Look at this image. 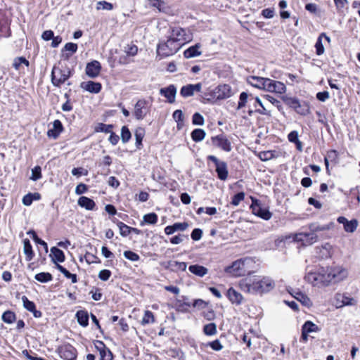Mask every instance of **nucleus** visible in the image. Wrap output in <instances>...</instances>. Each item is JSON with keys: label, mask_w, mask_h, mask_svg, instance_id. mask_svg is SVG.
I'll use <instances>...</instances> for the list:
<instances>
[{"label": "nucleus", "mask_w": 360, "mask_h": 360, "mask_svg": "<svg viewBox=\"0 0 360 360\" xmlns=\"http://www.w3.org/2000/svg\"><path fill=\"white\" fill-rule=\"evenodd\" d=\"M249 260L248 258L238 259L233 262L231 266H227L225 271L233 276H243L246 272L245 263Z\"/></svg>", "instance_id": "obj_7"}, {"label": "nucleus", "mask_w": 360, "mask_h": 360, "mask_svg": "<svg viewBox=\"0 0 360 360\" xmlns=\"http://www.w3.org/2000/svg\"><path fill=\"white\" fill-rule=\"evenodd\" d=\"M181 47L180 44L169 37L166 41L158 44L157 53L158 56H160V58L168 57L175 54Z\"/></svg>", "instance_id": "obj_4"}, {"label": "nucleus", "mask_w": 360, "mask_h": 360, "mask_svg": "<svg viewBox=\"0 0 360 360\" xmlns=\"http://www.w3.org/2000/svg\"><path fill=\"white\" fill-rule=\"evenodd\" d=\"M192 122L194 125L202 126L204 124V118L200 113L195 112L193 115Z\"/></svg>", "instance_id": "obj_59"}, {"label": "nucleus", "mask_w": 360, "mask_h": 360, "mask_svg": "<svg viewBox=\"0 0 360 360\" xmlns=\"http://www.w3.org/2000/svg\"><path fill=\"white\" fill-rule=\"evenodd\" d=\"M100 360H112V354L107 347L101 351Z\"/></svg>", "instance_id": "obj_58"}, {"label": "nucleus", "mask_w": 360, "mask_h": 360, "mask_svg": "<svg viewBox=\"0 0 360 360\" xmlns=\"http://www.w3.org/2000/svg\"><path fill=\"white\" fill-rule=\"evenodd\" d=\"M96 9L111 11L113 9V5L111 3L107 2L105 1H101L97 3Z\"/></svg>", "instance_id": "obj_52"}, {"label": "nucleus", "mask_w": 360, "mask_h": 360, "mask_svg": "<svg viewBox=\"0 0 360 360\" xmlns=\"http://www.w3.org/2000/svg\"><path fill=\"white\" fill-rule=\"evenodd\" d=\"M27 235L30 236L36 243L42 245L44 248L46 252H48L47 243L41 238H39L34 231L30 230L27 232Z\"/></svg>", "instance_id": "obj_37"}, {"label": "nucleus", "mask_w": 360, "mask_h": 360, "mask_svg": "<svg viewBox=\"0 0 360 360\" xmlns=\"http://www.w3.org/2000/svg\"><path fill=\"white\" fill-rule=\"evenodd\" d=\"M180 94L185 98L193 96L194 94V92L192 87V84H188L182 86L180 91Z\"/></svg>", "instance_id": "obj_45"}, {"label": "nucleus", "mask_w": 360, "mask_h": 360, "mask_svg": "<svg viewBox=\"0 0 360 360\" xmlns=\"http://www.w3.org/2000/svg\"><path fill=\"white\" fill-rule=\"evenodd\" d=\"M210 141L212 146L219 148L224 151L230 152L232 150L230 141L224 134H219L217 136H212Z\"/></svg>", "instance_id": "obj_9"}, {"label": "nucleus", "mask_w": 360, "mask_h": 360, "mask_svg": "<svg viewBox=\"0 0 360 360\" xmlns=\"http://www.w3.org/2000/svg\"><path fill=\"white\" fill-rule=\"evenodd\" d=\"M205 131L202 129H195L191 132V138L195 142L202 141L205 137Z\"/></svg>", "instance_id": "obj_34"}, {"label": "nucleus", "mask_w": 360, "mask_h": 360, "mask_svg": "<svg viewBox=\"0 0 360 360\" xmlns=\"http://www.w3.org/2000/svg\"><path fill=\"white\" fill-rule=\"evenodd\" d=\"M310 232L316 233L318 231H323L329 229L327 225L321 226L318 224H311L309 226Z\"/></svg>", "instance_id": "obj_50"}, {"label": "nucleus", "mask_w": 360, "mask_h": 360, "mask_svg": "<svg viewBox=\"0 0 360 360\" xmlns=\"http://www.w3.org/2000/svg\"><path fill=\"white\" fill-rule=\"evenodd\" d=\"M293 240L301 242L303 245H311L317 240V236L314 233L300 232L293 235Z\"/></svg>", "instance_id": "obj_10"}, {"label": "nucleus", "mask_w": 360, "mask_h": 360, "mask_svg": "<svg viewBox=\"0 0 360 360\" xmlns=\"http://www.w3.org/2000/svg\"><path fill=\"white\" fill-rule=\"evenodd\" d=\"M200 45L197 44L187 49L184 52V57L186 58H191L201 55V51H199Z\"/></svg>", "instance_id": "obj_29"}, {"label": "nucleus", "mask_w": 360, "mask_h": 360, "mask_svg": "<svg viewBox=\"0 0 360 360\" xmlns=\"http://www.w3.org/2000/svg\"><path fill=\"white\" fill-rule=\"evenodd\" d=\"M266 81V77H257V76H250L247 78V82L259 89H264V83Z\"/></svg>", "instance_id": "obj_21"}, {"label": "nucleus", "mask_w": 360, "mask_h": 360, "mask_svg": "<svg viewBox=\"0 0 360 360\" xmlns=\"http://www.w3.org/2000/svg\"><path fill=\"white\" fill-rule=\"evenodd\" d=\"M131 137V134L127 126H123L121 129V139L125 143L128 142Z\"/></svg>", "instance_id": "obj_44"}, {"label": "nucleus", "mask_w": 360, "mask_h": 360, "mask_svg": "<svg viewBox=\"0 0 360 360\" xmlns=\"http://www.w3.org/2000/svg\"><path fill=\"white\" fill-rule=\"evenodd\" d=\"M216 172L217 173V176L220 180H226L228 177L229 174L227 164L225 162L222 161L216 167Z\"/></svg>", "instance_id": "obj_26"}, {"label": "nucleus", "mask_w": 360, "mask_h": 360, "mask_svg": "<svg viewBox=\"0 0 360 360\" xmlns=\"http://www.w3.org/2000/svg\"><path fill=\"white\" fill-rule=\"evenodd\" d=\"M113 128L112 124H105L103 123H98L95 127L96 132H105V133H110L112 131V129Z\"/></svg>", "instance_id": "obj_39"}, {"label": "nucleus", "mask_w": 360, "mask_h": 360, "mask_svg": "<svg viewBox=\"0 0 360 360\" xmlns=\"http://www.w3.org/2000/svg\"><path fill=\"white\" fill-rule=\"evenodd\" d=\"M2 320L7 323H12L15 320V314L11 311H6L2 314Z\"/></svg>", "instance_id": "obj_42"}, {"label": "nucleus", "mask_w": 360, "mask_h": 360, "mask_svg": "<svg viewBox=\"0 0 360 360\" xmlns=\"http://www.w3.org/2000/svg\"><path fill=\"white\" fill-rule=\"evenodd\" d=\"M330 97L329 93L326 91L319 92L316 94V98L322 102L326 101Z\"/></svg>", "instance_id": "obj_64"}, {"label": "nucleus", "mask_w": 360, "mask_h": 360, "mask_svg": "<svg viewBox=\"0 0 360 360\" xmlns=\"http://www.w3.org/2000/svg\"><path fill=\"white\" fill-rule=\"evenodd\" d=\"M337 221L338 223L343 224L346 232L353 233L358 226V221L356 219L348 221L345 217H339Z\"/></svg>", "instance_id": "obj_17"}, {"label": "nucleus", "mask_w": 360, "mask_h": 360, "mask_svg": "<svg viewBox=\"0 0 360 360\" xmlns=\"http://www.w3.org/2000/svg\"><path fill=\"white\" fill-rule=\"evenodd\" d=\"M255 102L260 105V107L262 108V109H257L255 111L259 112V114L261 115H270V112L269 111H268L266 110V108L264 107V105H263L262 101L260 100V98L259 97H256L255 98Z\"/></svg>", "instance_id": "obj_61"}, {"label": "nucleus", "mask_w": 360, "mask_h": 360, "mask_svg": "<svg viewBox=\"0 0 360 360\" xmlns=\"http://www.w3.org/2000/svg\"><path fill=\"white\" fill-rule=\"evenodd\" d=\"M245 193L243 192H239L233 195L231 200V204L234 206H237L239 203L244 200Z\"/></svg>", "instance_id": "obj_56"}, {"label": "nucleus", "mask_w": 360, "mask_h": 360, "mask_svg": "<svg viewBox=\"0 0 360 360\" xmlns=\"http://www.w3.org/2000/svg\"><path fill=\"white\" fill-rule=\"evenodd\" d=\"M226 295H227L229 300L231 302V303L236 304L238 305L242 303V300H243L242 295L240 293L238 292L233 288H230L227 290Z\"/></svg>", "instance_id": "obj_22"}, {"label": "nucleus", "mask_w": 360, "mask_h": 360, "mask_svg": "<svg viewBox=\"0 0 360 360\" xmlns=\"http://www.w3.org/2000/svg\"><path fill=\"white\" fill-rule=\"evenodd\" d=\"M78 205L87 210H93L96 206L94 201L86 196H82L77 201Z\"/></svg>", "instance_id": "obj_25"}, {"label": "nucleus", "mask_w": 360, "mask_h": 360, "mask_svg": "<svg viewBox=\"0 0 360 360\" xmlns=\"http://www.w3.org/2000/svg\"><path fill=\"white\" fill-rule=\"evenodd\" d=\"M323 36H325V33H321L319 35L315 44L316 52L318 56H321L324 53V47L322 43Z\"/></svg>", "instance_id": "obj_40"}, {"label": "nucleus", "mask_w": 360, "mask_h": 360, "mask_svg": "<svg viewBox=\"0 0 360 360\" xmlns=\"http://www.w3.org/2000/svg\"><path fill=\"white\" fill-rule=\"evenodd\" d=\"M53 263L63 262L65 260L64 252L56 247L51 248V255Z\"/></svg>", "instance_id": "obj_24"}, {"label": "nucleus", "mask_w": 360, "mask_h": 360, "mask_svg": "<svg viewBox=\"0 0 360 360\" xmlns=\"http://www.w3.org/2000/svg\"><path fill=\"white\" fill-rule=\"evenodd\" d=\"M123 255L125 258H127V259L132 261V262H136L140 259L138 254H136L131 250L124 251Z\"/></svg>", "instance_id": "obj_55"}, {"label": "nucleus", "mask_w": 360, "mask_h": 360, "mask_svg": "<svg viewBox=\"0 0 360 360\" xmlns=\"http://www.w3.org/2000/svg\"><path fill=\"white\" fill-rule=\"evenodd\" d=\"M60 356L65 360H75L77 357V351L71 345L67 344L58 348Z\"/></svg>", "instance_id": "obj_12"}, {"label": "nucleus", "mask_w": 360, "mask_h": 360, "mask_svg": "<svg viewBox=\"0 0 360 360\" xmlns=\"http://www.w3.org/2000/svg\"><path fill=\"white\" fill-rule=\"evenodd\" d=\"M23 252L26 256V260L31 261L33 259L34 254L30 240L27 238H25L23 240Z\"/></svg>", "instance_id": "obj_30"}, {"label": "nucleus", "mask_w": 360, "mask_h": 360, "mask_svg": "<svg viewBox=\"0 0 360 360\" xmlns=\"http://www.w3.org/2000/svg\"><path fill=\"white\" fill-rule=\"evenodd\" d=\"M169 264L172 267L183 271L187 268V264L184 262L170 261Z\"/></svg>", "instance_id": "obj_54"}, {"label": "nucleus", "mask_w": 360, "mask_h": 360, "mask_svg": "<svg viewBox=\"0 0 360 360\" xmlns=\"http://www.w3.org/2000/svg\"><path fill=\"white\" fill-rule=\"evenodd\" d=\"M239 286L245 292L263 294L273 290L275 283L268 276L249 275L239 281Z\"/></svg>", "instance_id": "obj_1"}, {"label": "nucleus", "mask_w": 360, "mask_h": 360, "mask_svg": "<svg viewBox=\"0 0 360 360\" xmlns=\"http://www.w3.org/2000/svg\"><path fill=\"white\" fill-rule=\"evenodd\" d=\"M111 276V271L108 269H103L98 273V278L103 281H108Z\"/></svg>", "instance_id": "obj_62"}, {"label": "nucleus", "mask_w": 360, "mask_h": 360, "mask_svg": "<svg viewBox=\"0 0 360 360\" xmlns=\"http://www.w3.org/2000/svg\"><path fill=\"white\" fill-rule=\"evenodd\" d=\"M259 157L262 161H268L274 158V155L272 151H262L259 153Z\"/></svg>", "instance_id": "obj_57"}, {"label": "nucleus", "mask_w": 360, "mask_h": 360, "mask_svg": "<svg viewBox=\"0 0 360 360\" xmlns=\"http://www.w3.org/2000/svg\"><path fill=\"white\" fill-rule=\"evenodd\" d=\"M152 107V101L140 98L134 104L133 116L136 120H143L150 113Z\"/></svg>", "instance_id": "obj_5"}, {"label": "nucleus", "mask_w": 360, "mask_h": 360, "mask_svg": "<svg viewBox=\"0 0 360 360\" xmlns=\"http://www.w3.org/2000/svg\"><path fill=\"white\" fill-rule=\"evenodd\" d=\"M232 95V89L229 84H221L214 89L205 92L204 98L209 101H214L228 98Z\"/></svg>", "instance_id": "obj_3"}, {"label": "nucleus", "mask_w": 360, "mask_h": 360, "mask_svg": "<svg viewBox=\"0 0 360 360\" xmlns=\"http://www.w3.org/2000/svg\"><path fill=\"white\" fill-rule=\"evenodd\" d=\"M288 292L290 295H292V297H294L297 300L300 301L303 305L308 307L312 305V302L308 296L299 290H294L291 288L290 290H288Z\"/></svg>", "instance_id": "obj_16"}, {"label": "nucleus", "mask_w": 360, "mask_h": 360, "mask_svg": "<svg viewBox=\"0 0 360 360\" xmlns=\"http://www.w3.org/2000/svg\"><path fill=\"white\" fill-rule=\"evenodd\" d=\"M337 297L338 300L341 299V303L338 304V308H341L344 306L355 305L356 304V301L353 297H350L346 294L337 293Z\"/></svg>", "instance_id": "obj_23"}, {"label": "nucleus", "mask_w": 360, "mask_h": 360, "mask_svg": "<svg viewBox=\"0 0 360 360\" xmlns=\"http://www.w3.org/2000/svg\"><path fill=\"white\" fill-rule=\"evenodd\" d=\"M117 226L120 229V233L122 236L126 237L130 234V226H127L122 221L117 223Z\"/></svg>", "instance_id": "obj_46"}, {"label": "nucleus", "mask_w": 360, "mask_h": 360, "mask_svg": "<svg viewBox=\"0 0 360 360\" xmlns=\"http://www.w3.org/2000/svg\"><path fill=\"white\" fill-rule=\"evenodd\" d=\"M155 321V318L153 314L150 311H146L144 316L141 320L142 325H147L149 323H153Z\"/></svg>", "instance_id": "obj_43"}, {"label": "nucleus", "mask_w": 360, "mask_h": 360, "mask_svg": "<svg viewBox=\"0 0 360 360\" xmlns=\"http://www.w3.org/2000/svg\"><path fill=\"white\" fill-rule=\"evenodd\" d=\"M160 94L165 96L169 103H173L175 101L176 88L174 84H170L167 87L161 88Z\"/></svg>", "instance_id": "obj_15"}, {"label": "nucleus", "mask_w": 360, "mask_h": 360, "mask_svg": "<svg viewBox=\"0 0 360 360\" xmlns=\"http://www.w3.org/2000/svg\"><path fill=\"white\" fill-rule=\"evenodd\" d=\"M150 4L151 6L157 8L160 11H165V4L160 0H150Z\"/></svg>", "instance_id": "obj_60"}, {"label": "nucleus", "mask_w": 360, "mask_h": 360, "mask_svg": "<svg viewBox=\"0 0 360 360\" xmlns=\"http://www.w3.org/2000/svg\"><path fill=\"white\" fill-rule=\"evenodd\" d=\"M22 301L23 303V307L27 311L31 312L32 311L34 310V308L36 307L35 304L33 302L29 300L26 296L23 295L22 297Z\"/></svg>", "instance_id": "obj_48"}, {"label": "nucleus", "mask_w": 360, "mask_h": 360, "mask_svg": "<svg viewBox=\"0 0 360 360\" xmlns=\"http://www.w3.org/2000/svg\"><path fill=\"white\" fill-rule=\"evenodd\" d=\"M72 75V70L67 66L55 65L51 71V80L56 87H60Z\"/></svg>", "instance_id": "obj_2"}, {"label": "nucleus", "mask_w": 360, "mask_h": 360, "mask_svg": "<svg viewBox=\"0 0 360 360\" xmlns=\"http://www.w3.org/2000/svg\"><path fill=\"white\" fill-rule=\"evenodd\" d=\"M304 278L308 283L314 286L322 285L321 274H320L319 269L316 271L308 272Z\"/></svg>", "instance_id": "obj_19"}, {"label": "nucleus", "mask_w": 360, "mask_h": 360, "mask_svg": "<svg viewBox=\"0 0 360 360\" xmlns=\"http://www.w3.org/2000/svg\"><path fill=\"white\" fill-rule=\"evenodd\" d=\"M320 274H321L322 285H328L333 283L330 268L321 267L319 269Z\"/></svg>", "instance_id": "obj_27"}, {"label": "nucleus", "mask_w": 360, "mask_h": 360, "mask_svg": "<svg viewBox=\"0 0 360 360\" xmlns=\"http://www.w3.org/2000/svg\"><path fill=\"white\" fill-rule=\"evenodd\" d=\"M203 332L205 335L211 336L217 333V325L214 323L206 324L203 327Z\"/></svg>", "instance_id": "obj_38"}, {"label": "nucleus", "mask_w": 360, "mask_h": 360, "mask_svg": "<svg viewBox=\"0 0 360 360\" xmlns=\"http://www.w3.org/2000/svg\"><path fill=\"white\" fill-rule=\"evenodd\" d=\"M41 178V169L40 166H36L32 169V176L30 179L37 181Z\"/></svg>", "instance_id": "obj_51"}, {"label": "nucleus", "mask_w": 360, "mask_h": 360, "mask_svg": "<svg viewBox=\"0 0 360 360\" xmlns=\"http://www.w3.org/2000/svg\"><path fill=\"white\" fill-rule=\"evenodd\" d=\"M333 283H338L345 280L347 276V270L342 266H335L330 268Z\"/></svg>", "instance_id": "obj_13"}, {"label": "nucleus", "mask_w": 360, "mask_h": 360, "mask_svg": "<svg viewBox=\"0 0 360 360\" xmlns=\"http://www.w3.org/2000/svg\"><path fill=\"white\" fill-rule=\"evenodd\" d=\"M80 87L92 94H98L101 91L102 86L99 82L94 81L83 82L80 84Z\"/></svg>", "instance_id": "obj_18"}, {"label": "nucleus", "mask_w": 360, "mask_h": 360, "mask_svg": "<svg viewBox=\"0 0 360 360\" xmlns=\"http://www.w3.org/2000/svg\"><path fill=\"white\" fill-rule=\"evenodd\" d=\"M145 136V130L142 127H138L134 132L136 139V146L137 148L141 149L142 147V141Z\"/></svg>", "instance_id": "obj_32"}, {"label": "nucleus", "mask_w": 360, "mask_h": 360, "mask_svg": "<svg viewBox=\"0 0 360 360\" xmlns=\"http://www.w3.org/2000/svg\"><path fill=\"white\" fill-rule=\"evenodd\" d=\"M250 208L255 215L264 220H269L271 218L272 214L268 209L262 207L257 200H252Z\"/></svg>", "instance_id": "obj_11"}, {"label": "nucleus", "mask_w": 360, "mask_h": 360, "mask_svg": "<svg viewBox=\"0 0 360 360\" xmlns=\"http://www.w3.org/2000/svg\"><path fill=\"white\" fill-rule=\"evenodd\" d=\"M158 221V215L154 213H148L143 217V221H141V225L143 226L145 224H155Z\"/></svg>", "instance_id": "obj_33"}, {"label": "nucleus", "mask_w": 360, "mask_h": 360, "mask_svg": "<svg viewBox=\"0 0 360 360\" xmlns=\"http://www.w3.org/2000/svg\"><path fill=\"white\" fill-rule=\"evenodd\" d=\"M169 37L180 44L181 46L192 40V34L189 30L180 27L172 28Z\"/></svg>", "instance_id": "obj_6"}, {"label": "nucleus", "mask_w": 360, "mask_h": 360, "mask_svg": "<svg viewBox=\"0 0 360 360\" xmlns=\"http://www.w3.org/2000/svg\"><path fill=\"white\" fill-rule=\"evenodd\" d=\"M124 52L129 56H134L137 54L138 47L134 44H127L124 46Z\"/></svg>", "instance_id": "obj_49"}, {"label": "nucleus", "mask_w": 360, "mask_h": 360, "mask_svg": "<svg viewBox=\"0 0 360 360\" xmlns=\"http://www.w3.org/2000/svg\"><path fill=\"white\" fill-rule=\"evenodd\" d=\"M63 127L61 122L58 120H56L53 122V129H49L47 131V136L49 137L57 139L59 134L63 131Z\"/></svg>", "instance_id": "obj_20"}, {"label": "nucleus", "mask_w": 360, "mask_h": 360, "mask_svg": "<svg viewBox=\"0 0 360 360\" xmlns=\"http://www.w3.org/2000/svg\"><path fill=\"white\" fill-rule=\"evenodd\" d=\"M302 330H304V333H310L319 331V328L311 321H307L302 326Z\"/></svg>", "instance_id": "obj_35"}, {"label": "nucleus", "mask_w": 360, "mask_h": 360, "mask_svg": "<svg viewBox=\"0 0 360 360\" xmlns=\"http://www.w3.org/2000/svg\"><path fill=\"white\" fill-rule=\"evenodd\" d=\"M34 278L41 283H47L49 281H52L53 276L50 273L48 272H41L37 274L34 276Z\"/></svg>", "instance_id": "obj_36"}, {"label": "nucleus", "mask_w": 360, "mask_h": 360, "mask_svg": "<svg viewBox=\"0 0 360 360\" xmlns=\"http://www.w3.org/2000/svg\"><path fill=\"white\" fill-rule=\"evenodd\" d=\"M172 117L174 120L177 122V127L180 128V124L183 122L184 115L181 110H176L173 112Z\"/></svg>", "instance_id": "obj_53"}, {"label": "nucleus", "mask_w": 360, "mask_h": 360, "mask_svg": "<svg viewBox=\"0 0 360 360\" xmlns=\"http://www.w3.org/2000/svg\"><path fill=\"white\" fill-rule=\"evenodd\" d=\"M202 231L200 229H195L191 233V238L195 241L199 240L202 238Z\"/></svg>", "instance_id": "obj_63"}, {"label": "nucleus", "mask_w": 360, "mask_h": 360, "mask_svg": "<svg viewBox=\"0 0 360 360\" xmlns=\"http://www.w3.org/2000/svg\"><path fill=\"white\" fill-rule=\"evenodd\" d=\"M248 101V94L246 92H242L239 96V101L237 106V110L244 108Z\"/></svg>", "instance_id": "obj_47"}, {"label": "nucleus", "mask_w": 360, "mask_h": 360, "mask_svg": "<svg viewBox=\"0 0 360 360\" xmlns=\"http://www.w3.org/2000/svg\"><path fill=\"white\" fill-rule=\"evenodd\" d=\"M263 90L271 93L282 94L285 92L286 87L283 82L266 78Z\"/></svg>", "instance_id": "obj_8"}, {"label": "nucleus", "mask_w": 360, "mask_h": 360, "mask_svg": "<svg viewBox=\"0 0 360 360\" xmlns=\"http://www.w3.org/2000/svg\"><path fill=\"white\" fill-rule=\"evenodd\" d=\"M77 322L83 327H86L89 324V314L84 310H79L76 314Z\"/></svg>", "instance_id": "obj_31"}, {"label": "nucleus", "mask_w": 360, "mask_h": 360, "mask_svg": "<svg viewBox=\"0 0 360 360\" xmlns=\"http://www.w3.org/2000/svg\"><path fill=\"white\" fill-rule=\"evenodd\" d=\"M101 69L100 63L97 60H93L87 63L85 72L88 77L95 78L99 75Z\"/></svg>", "instance_id": "obj_14"}, {"label": "nucleus", "mask_w": 360, "mask_h": 360, "mask_svg": "<svg viewBox=\"0 0 360 360\" xmlns=\"http://www.w3.org/2000/svg\"><path fill=\"white\" fill-rule=\"evenodd\" d=\"M22 64H24L27 67L29 66V61L24 57H18V58H15L13 60V68L17 70H19L20 68V65Z\"/></svg>", "instance_id": "obj_41"}, {"label": "nucleus", "mask_w": 360, "mask_h": 360, "mask_svg": "<svg viewBox=\"0 0 360 360\" xmlns=\"http://www.w3.org/2000/svg\"><path fill=\"white\" fill-rule=\"evenodd\" d=\"M188 269L192 274L199 277H203L208 272V269L206 267L198 264L191 265Z\"/></svg>", "instance_id": "obj_28"}]
</instances>
